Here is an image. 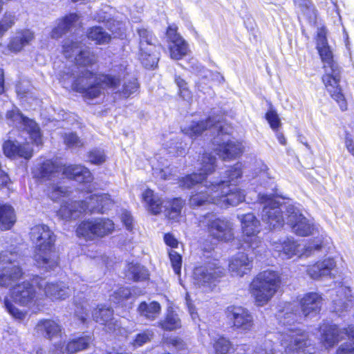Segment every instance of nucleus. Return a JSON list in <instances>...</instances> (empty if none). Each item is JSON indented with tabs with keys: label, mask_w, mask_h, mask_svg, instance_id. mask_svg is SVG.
<instances>
[{
	"label": "nucleus",
	"mask_w": 354,
	"mask_h": 354,
	"mask_svg": "<svg viewBox=\"0 0 354 354\" xmlns=\"http://www.w3.org/2000/svg\"><path fill=\"white\" fill-rule=\"evenodd\" d=\"M19 255L8 251L0 253V263L6 266L0 268V287L12 286L22 276V271L17 261Z\"/></svg>",
	"instance_id": "9b49d317"
},
{
	"label": "nucleus",
	"mask_w": 354,
	"mask_h": 354,
	"mask_svg": "<svg viewBox=\"0 0 354 354\" xmlns=\"http://www.w3.org/2000/svg\"><path fill=\"white\" fill-rule=\"evenodd\" d=\"M169 50L171 59L179 60L188 54L189 45L184 39L178 43L169 44Z\"/></svg>",
	"instance_id": "79ce46f5"
},
{
	"label": "nucleus",
	"mask_w": 354,
	"mask_h": 354,
	"mask_svg": "<svg viewBox=\"0 0 354 354\" xmlns=\"http://www.w3.org/2000/svg\"><path fill=\"white\" fill-rule=\"evenodd\" d=\"M201 167L199 174H192L183 177L179 185L183 188L189 189L193 186L205 183L198 188V192L189 198L192 207L213 203L222 207L229 205L236 206L244 201L245 191L233 184H227L225 180H207V176L212 174L216 169V158L210 153H203L198 160Z\"/></svg>",
	"instance_id": "f257e3e1"
},
{
	"label": "nucleus",
	"mask_w": 354,
	"mask_h": 354,
	"mask_svg": "<svg viewBox=\"0 0 354 354\" xmlns=\"http://www.w3.org/2000/svg\"><path fill=\"white\" fill-rule=\"evenodd\" d=\"M95 56L88 49L80 50L76 54L75 62L77 64L87 66L93 64L95 62Z\"/></svg>",
	"instance_id": "de8ad7c7"
},
{
	"label": "nucleus",
	"mask_w": 354,
	"mask_h": 354,
	"mask_svg": "<svg viewBox=\"0 0 354 354\" xmlns=\"http://www.w3.org/2000/svg\"><path fill=\"white\" fill-rule=\"evenodd\" d=\"M167 147L169 149V153L180 156L185 153L187 144L183 142L181 138L176 137L167 144Z\"/></svg>",
	"instance_id": "a18cd8bd"
},
{
	"label": "nucleus",
	"mask_w": 354,
	"mask_h": 354,
	"mask_svg": "<svg viewBox=\"0 0 354 354\" xmlns=\"http://www.w3.org/2000/svg\"><path fill=\"white\" fill-rule=\"evenodd\" d=\"M64 142L71 148H80L84 146V142L74 133H66Z\"/></svg>",
	"instance_id": "4d7b16f0"
},
{
	"label": "nucleus",
	"mask_w": 354,
	"mask_h": 354,
	"mask_svg": "<svg viewBox=\"0 0 354 354\" xmlns=\"http://www.w3.org/2000/svg\"><path fill=\"white\" fill-rule=\"evenodd\" d=\"M213 347L216 354H227L232 348V344L228 339L219 337L214 340Z\"/></svg>",
	"instance_id": "8fccbe9b"
},
{
	"label": "nucleus",
	"mask_w": 354,
	"mask_h": 354,
	"mask_svg": "<svg viewBox=\"0 0 354 354\" xmlns=\"http://www.w3.org/2000/svg\"><path fill=\"white\" fill-rule=\"evenodd\" d=\"M4 306L8 313L12 315L14 317L22 319L25 317V314L20 311L18 308H17L8 299V297H5L3 299Z\"/></svg>",
	"instance_id": "680f3d73"
},
{
	"label": "nucleus",
	"mask_w": 354,
	"mask_h": 354,
	"mask_svg": "<svg viewBox=\"0 0 354 354\" xmlns=\"http://www.w3.org/2000/svg\"><path fill=\"white\" fill-rule=\"evenodd\" d=\"M242 176V165L241 163L237 162L233 167H230L225 171V176L221 180H225L227 184H232L236 183V180L241 178Z\"/></svg>",
	"instance_id": "49530a36"
},
{
	"label": "nucleus",
	"mask_w": 354,
	"mask_h": 354,
	"mask_svg": "<svg viewBox=\"0 0 354 354\" xmlns=\"http://www.w3.org/2000/svg\"><path fill=\"white\" fill-rule=\"evenodd\" d=\"M39 289L44 290L46 297L51 299H65L69 297L71 290L64 282L49 283L40 279L37 283Z\"/></svg>",
	"instance_id": "412c9836"
},
{
	"label": "nucleus",
	"mask_w": 354,
	"mask_h": 354,
	"mask_svg": "<svg viewBox=\"0 0 354 354\" xmlns=\"http://www.w3.org/2000/svg\"><path fill=\"white\" fill-rule=\"evenodd\" d=\"M218 133L213 138V144L218 156L223 160H232L241 156L243 152L241 142L230 139L233 132L232 127L225 122L215 126Z\"/></svg>",
	"instance_id": "39448f33"
},
{
	"label": "nucleus",
	"mask_w": 354,
	"mask_h": 354,
	"mask_svg": "<svg viewBox=\"0 0 354 354\" xmlns=\"http://www.w3.org/2000/svg\"><path fill=\"white\" fill-rule=\"evenodd\" d=\"M142 199L147 204L148 211L151 214H158L161 212L162 202L152 190L146 189L142 194Z\"/></svg>",
	"instance_id": "4c0bfd02"
},
{
	"label": "nucleus",
	"mask_w": 354,
	"mask_h": 354,
	"mask_svg": "<svg viewBox=\"0 0 354 354\" xmlns=\"http://www.w3.org/2000/svg\"><path fill=\"white\" fill-rule=\"evenodd\" d=\"M37 333L45 337L51 339L61 332V326L56 322L51 319H43L36 326Z\"/></svg>",
	"instance_id": "c9c22d12"
},
{
	"label": "nucleus",
	"mask_w": 354,
	"mask_h": 354,
	"mask_svg": "<svg viewBox=\"0 0 354 354\" xmlns=\"http://www.w3.org/2000/svg\"><path fill=\"white\" fill-rule=\"evenodd\" d=\"M79 17L76 14H70L58 21L57 26L52 30L50 36L53 39H59L74 26Z\"/></svg>",
	"instance_id": "473e14b6"
},
{
	"label": "nucleus",
	"mask_w": 354,
	"mask_h": 354,
	"mask_svg": "<svg viewBox=\"0 0 354 354\" xmlns=\"http://www.w3.org/2000/svg\"><path fill=\"white\" fill-rule=\"evenodd\" d=\"M88 212L91 213H104L113 205V201L107 194H91L86 201Z\"/></svg>",
	"instance_id": "a878e982"
},
{
	"label": "nucleus",
	"mask_w": 354,
	"mask_h": 354,
	"mask_svg": "<svg viewBox=\"0 0 354 354\" xmlns=\"http://www.w3.org/2000/svg\"><path fill=\"white\" fill-rule=\"evenodd\" d=\"M127 68L126 66H124L122 65L115 66V68L113 69V73L112 75H114L116 76V77L119 78V82H120V77L122 75L125 73ZM120 84V83H118ZM119 86V85H118ZM138 88V84L135 80L133 81H130L128 83H125L122 90H118V87H117L116 89L114 91H116L117 92H119L122 96L124 97H128L131 94L134 93L137 91Z\"/></svg>",
	"instance_id": "f704fd0d"
},
{
	"label": "nucleus",
	"mask_w": 354,
	"mask_h": 354,
	"mask_svg": "<svg viewBox=\"0 0 354 354\" xmlns=\"http://www.w3.org/2000/svg\"><path fill=\"white\" fill-rule=\"evenodd\" d=\"M266 118L274 131H277L281 127V120L277 112H267Z\"/></svg>",
	"instance_id": "338daca9"
},
{
	"label": "nucleus",
	"mask_w": 354,
	"mask_h": 354,
	"mask_svg": "<svg viewBox=\"0 0 354 354\" xmlns=\"http://www.w3.org/2000/svg\"><path fill=\"white\" fill-rule=\"evenodd\" d=\"M298 12L308 18H312L315 15L314 8L310 0H295Z\"/></svg>",
	"instance_id": "09e8293b"
},
{
	"label": "nucleus",
	"mask_w": 354,
	"mask_h": 354,
	"mask_svg": "<svg viewBox=\"0 0 354 354\" xmlns=\"http://www.w3.org/2000/svg\"><path fill=\"white\" fill-rule=\"evenodd\" d=\"M118 83L119 78L114 75H96L84 69L72 84V88L84 93L88 99H94L104 94L106 88L116 89Z\"/></svg>",
	"instance_id": "7ed1b4c3"
},
{
	"label": "nucleus",
	"mask_w": 354,
	"mask_h": 354,
	"mask_svg": "<svg viewBox=\"0 0 354 354\" xmlns=\"http://www.w3.org/2000/svg\"><path fill=\"white\" fill-rule=\"evenodd\" d=\"M254 354H274L272 342L266 339L261 344L256 347Z\"/></svg>",
	"instance_id": "052dcab7"
},
{
	"label": "nucleus",
	"mask_w": 354,
	"mask_h": 354,
	"mask_svg": "<svg viewBox=\"0 0 354 354\" xmlns=\"http://www.w3.org/2000/svg\"><path fill=\"white\" fill-rule=\"evenodd\" d=\"M297 247L298 245L289 239L273 244V249L278 252V256L282 259H290L294 255H299Z\"/></svg>",
	"instance_id": "2f4dec72"
},
{
	"label": "nucleus",
	"mask_w": 354,
	"mask_h": 354,
	"mask_svg": "<svg viewBox=\"0 0 354 354\" xmlns=\"http://www.w3.org/2000/svg\"><path fill=\"white\" fill-rule=\"evenodd\" d=\"M322 297L316 292H309L300 299L301 312L305 317L316 315L321 309Z\"/></svg>",
	"instance_id": "bb28decb"
},
{
	"label": "nucleus",
	"mask_w": 354,
	"mask_h": 354,
	"mask_svg": "<svg viewBox=\"0 0 354 354\" xmlns=\"http://www.w3.org/2000/svg\"><path fill=\"white\" fill-rule=\"evenodd\" d=\"M225 268L218 261H209L201 266L196 268L193 273V282L194 285L212 290L216 283L224 277Z\"/></svg>",
	"instance_id": "0eeeda50"
},
{
	"label": "nucleus",
	"mask_w": 354,
	"mask_h": 354,
	"mask_svg": "<svg viewBox=\"0 0 354 354\" xmlns=\"http://www.w3.org/2000/svg\"><path fill=\"white\" fill-rule=\"evenodd\" d=\"M317 49L324 64L325 71L331 72L338 68L333 59V54L328 44L326 39V30L324 28H320L317 31Z\"/></svg>",
	"instance_id": "f3484780"
},
{
	"label": "nucleus",
	"mask_w": 354,
	"mask_h": 354,
	"mask_svg": "<svg viewBox=\"0 0 354 354\" xmlns=\"http://www.w3.org/2000/svg\"><path fill=\"white\" fill-rule=\"evenodd\" d=\"M88 38L95 41L97 44H106L111 41V35L100 26L91 28L87 32Z\"/></svg>",
	"instance_id": "37998d69"
},
{
	"label": "nucleus",
	"mask_w": 354,
	"mask_h": 354,
	"mask_svg": "<svg viewBox=\"0 0 354 354\" xmlns=\"http://www.w3.org/2000/svg\"><path fill=\"white\" fill-rule=\"evenodd\" d=\"M10 297L15 303L21 306H28L37 299L34 287L27 281L13 286L10 290Z\"/></svg>",
	"instance_id": "aec40b11"
},
{
	"label": "nucleus",
	"mask_w": 354,
	"mask_h": 354,
	"mask_svg": "<svg viewBox=\"0 0 354 354\" xmlns=\"http://www.w3.org/2000/svg\"><path fill=\"white\" fill-rule=\"evenodd\" d=\"M345 145L348 152L354 156V124L351 127V130H346Z\"/></svg>",
	"instance_id": "69168bd1"
},
{
	"label": "nucleus",
	"mask_w": 354,
	"mask_h": 354,
	"mask_svg": "<svg viewBox=\"0 0 354 354\" xmlns=\"http://www.w3.org/2000/svg\"><path fill=\"white\" fill-rule=\"evenodd\" d=\"M339 71L337 68L335 71L333 70L331 72L325 71L322 80L331 97L339 104V108L343 110L346 109V103L339 85Z\"/></svg>",
	"instance_id": "6ab92c4d"
},
{
	"label": "nucleus",
	"mask_w": 354,
	"mask_h": 354,
	"mask_svg": "<svg viewBox=\"0 0 354 354\" xmlns=\"http://www.w3.org/2000/svg\"><path fill=\"white\" fill-rule=\"evenodd\" d=\"M140 37L138 57L142 65L149 68L156 67L159 60V53L156 39L153 34L145 28L138 30Z\"/></svg>",
	"instance_id": "1a4fd4ad"
},
{
	"label": "nucleus",
	"mask_w": 354,
	"mask_h": 354,
	"mask_svg": "<svg viewBox=\"0 0 354 354\" xmlns=\"http://www.w3.org/2000/svg\"><path fill=\"white\" fill-rule=\"evenodd\" d=\"M335 266L334 260L333 259H327L309 267L307 272L312 279H317L322 277L329 275Z\"/></svg>",
	"instance_id": "7c9ffc66"
},
{
	"label": "nucleus",
	"mask_w": 354,
	"mask_h": 354,
	"mask_svg": "<svg viewBox=\"0 0 354 354\" xmlns=\"http://www.w3.org/2000/svg\"><path fill=\"white\" fill-rule=\"evenodd\" d=\"M15 24V16L6 13L0 20V38Z\"/></svg>",
	"instance_id": "603ef678"
},
{
	"label": "nucleus",
	"mask_w": 354,
	"mask_h": 354,
	"mask_svg": "<svg viewBox=\"0 0 354 354\" xmlns=\"http://www.w3.org/2000/svg\"><path fill=\"white\" fill-rule=\"evenodd\" d=\"M91 342V337L88 335L72 339L68 342L64 351L68 353H75L86 348Z\"/></svg>",
	"instance_id": "c03bdc74"
},
{
	"label": "nucleus",
	"mask_w": 354,
	"mask_h": 354,
	"mask_svg": "<svg viewBox=\"0 0 354 354\" xmlns=\"http://www.w3.org/2000/svg\"><path fill=\"white\" fill-rule=\"evenodd\" d=\"M252 268V260L244 252L236 253L229 262V270L232 276L243 277L248 274Z\"/></svg>",
	"instance_id": "5701e85b"
},
{
	"label": "nucleus",
	"mask_w": 354,
	"mask_h": 354,
	"mask_svg": "<svg viewBox=\"0 0 354 354\" xmlns=\"http://www.w3.org/2000/svg\"><path fill=\"white\" fill-rule=\"evenodd\" d=\"M16 222L14 208L9 204L0 203V229L2 231L12 228Z\"/></svg>",
	"instance_id": "72a5a7b5"
},
{
	"label": "nucleus",
	"mask_w": 354,
	"mask_h": 354,
	"mask_svg": "<svg viewBox=\"0 0 354 354\" xmlns=\"http://www.w3.org/2000/svg\"><path fill=\"white\" fill-rule=\"evenodd\" d=\"M7 118L17 127L23 128L29 134L30 139L37 145H42V135L38 124L32 120L25 117L21 112H10Z\"/></svg>",
	"instance_id": "2eb2a0df"
},
{
	"label": "nucleus",
	"mask_w": 354,
	"mask_h": 354,
	"mask_svg": "<svg viewBox=\"0 0 354 354\" xmlns=\"http://www.w3.org/2000/svg\"><path fill=\"white\" fill-rule=\"evenodd\" d=\"M30 237L35 245V260L37 265L45 270H54L59 263V255L55 250V235L46 225H37L31 228Z\"/></svg>",
	"instance_id": "f03ea898"
},
{
	"label": "nucleus",
	"mask_w": 354,
	"mask_h": 354,
	"mask_svg": "<svg viewBox=\"0 0 354 354\" xmlns=\"http://www.w3.org/2000/svg\"><path fill=\"white\" fill-rule=\"evenodd\" d=\"M34 39L35 33L29 29L17 30L10 37L8 48L11 52L19 53L26 46L30 45Z\"/></svg>",
	"instance_id": "b1692460"
},
{
	"label": "nucleus",
	"mask_w": 354,
	"mask_h": 354,
	"mask_svg": "<svg viewBox=\"0 0 354 354\" xmlns=\"http://www.w3.org/2000/svg\"><path fill=\"white\" fill-rule=\"evenodd\" d=\"M129 272L134 281H142L148 278L147 270L140 265H132L129 268Z\"/></svg>",
	"instance_id": "864d4df0"
},
{
	"label": "nucleus",
	"mask_w": 354,
	"mask_h": 354,
	"mask_svg": "<svg viewBox=\"0 0 354 354\" xmlns=\"http://www.w3.org/2000/svg\"><path fill=\"white\" fill-rule=\"evenodd\" d=\"M80 49V44L77 41L73 39H66L62 46V53L66 57H71L76 55Z\"/></svg>",
	"instance_id": "3c124183"
},
{
	"label": "nucleus",
	"mask_w": 354,
	"mask_h": 354,
	"mask_svg": "<svg viewBox=\"0 0 354 354\" xmlns=\"http://www.w3.org/2000/svg\"><path fill=\"white\" fill-rule=\"evenodd\" d=\"M77 236L85 241H93L98 238L93 219L81 222L76 230Z\"/></svg>",
	"instance_id": "e433bc0d"
},
{
	"label": "nucleus",
	"mask_w": 354,
	"mask_h": 354,
	"mask_svg": "<svg viewBox=\"0 0 354 354\" xmlns=\"http://www.w3.org/2000/svg\"><path fill=\"white\" fill-rule=\"evenodd\" d=\"M63 165L57 161L45 160L37 169L35 175L42 180H51L62 174Z\"/></svg>",
	"instance_id": "cd10ccee"
},
{
	"label": "nucleus",
	"mask_w": 354,
	"mask_h": 354,
	"mask_svg": "<svg viewBox=\"0 0 354 354\" xmlns=\"http://www.w3.org/2000/svg\"><path fill=\"white\" fill-rule=\"evenodd\" d=\"M93 220L98 238L104 237L114 230V223L111 219L97 218Z\"/></svg>",
	"instance_id": "a19ab883"
},
{
	"label": "nucleus",
	"mask_w": 354,
	"mask_h": 354,
	"mask_svg": "<svg viewBox=\"0 0 354 354\" xmlns=\"http://www.w3.org/2000/svg\"><path fill=\"white\" fill-rule=\"evenodd\" d=\"M208 219L207 229L211 236L220 241H230L234 237L233 223L226 219L212 218Z\"/></svg>",
	"instance_id": "dca6fc26"
},
{
	"label": "nucleus",
	"mask_w": 354,
	"mask_h": 354,
	"mask_svg": "<svg viewBox=\"0 0 354 354\" xmlns=\"http://www.w3.org/2000/svg\"><path fill=\"white\" fill-rule=\"evenodd\" d=\"M93 317L96 322L104 325L107 331L115 332L120 328L118 321L113 317V310L109 307L98 306L93 311Z\"/></svg>",
	"instance_id": "4be33fe9"
},
{
	"label": "nucleus",
	"mask_w": 354,
	"mask_h": 354,
	"mask_svg": "<svg viewBox=\"0 0 354 354\" xmlns=\"http://www.w3.org/2000/svg\"><path fill=\"white\" fill-rule=\"evenodd\" d=\"M281 346L286 354H312L308 335L300 329H288L281 335Z\"/></svg>",
	"instance_id": "6e6552de"
},
{
	"label": "nucleus",
	"mask_w": 354,
	"mask_h": 354,
	"mask_svg": "<svg viewBox=\"0 0 354 354\" xmlns=\"http://www.w3.org/2000/svg\"><path fill=\"white\" fill-rule=\"evenodd\" d=\"M281 277L278 272L265 270L259 273L250 285V291L255 304L263 306L267 304L278 291Z\"/></svg>",
	"instance_id": "20e7f679"
},
{
	"label": "nucleus",
	"mask_w": 354,
	"mask_h": 354,
	"mask_svg": "<svg viewBox=\"0 0 354 354\" xmlns=\"http://www.w3.org/2000/svg\"><path fill=\"white\" fill-rule=\"evenodd\" d=\"M167 38L169 44L178 43L184 39L177 32V27L176 26H170L167 30Z\"/></svg>",
	"instance_id": "e2e57ef3"
},
{
	"label": "nucleus",
	"mask_w": 354,
	"mask_h": 354,
	"mask_svg": "<svg viewBox=\"0 0 354 354\" xmlns=\"http://www.w3.org/2000/svg\"><path fill=\"white\" fill-rule=\"evenodd\" d=\"M259 201L263 205L261 218L270 229L279 228L284 224L281 205L274 196L259 194Z\"/></svg>",
	"instance_id": "9d476101"
},
{
	"label": "nucleus",
	"mask_w": 354,
	"mask_h": 354,
	"mask_svg": "<svg viewBox=\"0 0 354 354\" xmlns=\"http://www.w3.org/2000/svg\"><path fill=\"white\" fill-rule=\"evenodd\" d=\"M165 205V215L169 220L178 221L181 216V211L184 206V201L181 198H174Z\"/></svg>",
	"instance_id": "ea45409f"
},
{
	"label": "nucleus",
	"mask_w": 354,
	"mask_h": 354,
	"mask_svg": "<svg viewBox=\"0 0 354 354\" xmlns=\"http://www.w3.org/2000/svg\"><path fill=\"white\" fill-rule=\"evenodd\" d=\"M286 222L297 235L307 236L313 233L315 227L301 213L299 209L292 205L286 207Z\"/></svg>",
	"instance_id": "ddd939ff"
},
{
	"label": "nucleus",
	"mask_w": 354,
	"mask_h": 354,
	"mask_svg": "<svg viewBox=\"0 0 354 354\" xmlns=\"http://www.w3.org/2000/svg\"><path fill=\"white\" fill-rule=\"evenodd\" d=\"M238 218L241 223L244 241L252 249L259 248L261 239L257 235L261 231L260 221L252 213L238 215Z\"/></svg>",
	"instance_id": "4468645a"
},
{
	"label": "nucleus",
	"mask_w": 354,
	"mask_h": 354,
	"mask_svg": "<svg viewBox=\"0 0 354 354\" xmlns=\"http://www.w3.org/2000/svg\"><path fill=\"white\" fill-rule=\"evenodd\" d=\"M47 192L48 196L53 201H57L60 197L64 196L68 192V190L64 187L58 185H52L48 187Z\"/></svg>",
	"instance_id": "5fc2aeb1"
},
{
	"label": "nucleus",
	"mask_w": 354,
	"mask_h": 354,
	"mask_svg": "<svg viewBox=\"0 0 354 354\" xmlns=\"http://www.w3.org/2000/svg\"><path fill=\"white\" fill-rule=\"evenodd\" d=\"M225 315L234 329L241 332L251 331L254 326V317L246 308L240 306H230L225 309Z\"/></svg>",
	"instance_id": "f8f14e48"
},
{
	"label": "nucleus",
	"mask_w": 354,
	"mask_h": 354,
	"mask_svg": "<svg viewBox=\"0 0 354 354\" xmlns=\"http://www.w3.org/2000/svg\"><path fill=\"white\" fill-rule=\"evenodd\" d=\"M158 326L165 330H174L181 327V321L176 313L168 309L165 319Z\"/></svg>",
	"instance_id": "58836bf2"
},
{
	"label": "nucleus",
	"mask_w": 354,
	"mask_h": 354,
	"mask_svg": "<svg viewBox=\"0 0 354 354\" xmlns=\"http://www.w3.org/2000/svg\"><path fill=\"white\" fill-rule=\"evenodd\" d=\"M153 336V333L151 330L147 329L140 333L136 335L133 344L134 346H141L144 344L149 342Z\"/></svg>",
	"instance_id": "6e6d98bb"
},
{
	"label": "nucleus",
	"mask_w": 354,
	"mask_h": 354,
	"mask_svg": "<svg viewBox=\"0 0 354 354\" xmlns=\"http://www.w3.org/2000/svg\"><path fill=\"white\" fill-rule=\"evenodd\" d=\"M89 161L95 165H100L105 162L106 156L104 151L100 149H94L88 154Z\"/></svg>",
	"instance_id": "bf43d9fd"
},
{
	"label": "nucleus",
	"mask_w": 354,
	"mask_h": 354,
	"mask_svg": "<svg viewBox=\"0 0 354 354\" xmlns=\"http://www.w3.org/2000/svg\"><path fill=\"white\" fill-rule=\"evenodd\" d=\"M131 294V292L129 288L121 287L111 295L112 300L115 303H119L120 300L129 298Z\"/></svg>",
	"instance_id": "0e129e2a"
},
{
	"label": "nucleus",
	"mask_w": 354,
	"mask_h": 354,
	"mask_svg": "<svg viewBox=\"0 0 354 354\" xmlns=\"http://www.w3.org/2000/svg\"><path fill=\"white\" fill-rule=\"evenodd\" d=\"M18 144H16L10 140H8L4 142L3 145V149L4 154L7 157H16L17 149Z\"/></svg>",
	"instance_id": "774afa93"
},
{
	"label": "nucleus",
	"mask_w": 354,
	"mask_h": 354,
	"mask_svg": "<svg viewBox=\"0 0 354 354\" xmlns=\"http://www.w3.org/2000/svg\"><path fill=\"white\" fill-rule=\"evenodd\" d=\"M86 212H88L86 201H68L61 206L57 214L64 220H70L76 219Z\"/></svg>",
	"instance_id": "393cba45"
},
{
	"label": "nucleus",
	"mask_w": 354,
	"mask_h": 354,
	"mask_svg": "<svg viewBox=\"0 0 354 354\" xmlns=\"http://www.w3.org/2000/svg\"><path fill=\"white\" fill-rule=\"evenodd\" d=\"M224 121L221 120L220 117L214 115L205 120L197 122H193L190 125L183 129L182 131L192 139H196L207 130H209L213 134H217L218 128L215 126L217 123L224 124Z\"/></svg>",
	"instance_id": "a211bd4d"
},
{
	"label": "nucleus",
	"mask_w": 354,
	"mask_h": 354,
	"mask_svg": "<svg viewBox=\"0 0 354 354\" xmlns=\"http://www.w3.org/2000/svg\"><path fill=\"white\" fill-rule=\"evenodd\" d=\"M169 256L171 261V266L174 269V272L176 274H180L181 271L182 266V257L176 251L171 250L169 252Z\"/></svg>",
	"instance_id": "13d9d810"
},
{
	"label": "nucleus",
	"mask_w": 354,
	"mask_h": 354,
	"mask_svg": "<svg viewBox=\"0 0 354 354\" xmlns=\"http://www.w3.org/2000/svg\"><path fill=\"white\" fill-rule=\"evenodd\" d=\"M161 309L160 304L157 301H142L138 305L137 312L140 317L154 321L160 315Z\"/></svg>",
	"instance_id": "c756f323"
},
{
	"label": "nucleus",
	"mask_w": 354,
	"mask_h": 354,
	"mask_svg": "<svg viewBox=\"0 0 354 354\" xmlns=\"http://www.w3.org/2000/svg\"><path fill=\"white\" fill-rule=\"evenodd\" d=\"M62 175L80 183H87L92 180L91 171L80 165H63Z\"/></svg>",
	"instance_id": "c85d7f7f"
},
{
	"label": "nucleus",
	"mask_w": 354,
	"mask_h": 354,
	"mask_svg": "<svg viewBox=\"0 0 354 354\" xmlns=\"http://www.w3.org/2000/svg\"><path fill=\"white\" fill-rule=\"evenodd\" d=\"M322 342L326 348H331L335 344L347 336L350 342L342 344L337 350L336 354H354V326H350L347 329L341 330L335 325H323L320 328Z\"/></svg>",
	"instance_id": "423d86ee"
}]
</instances>
